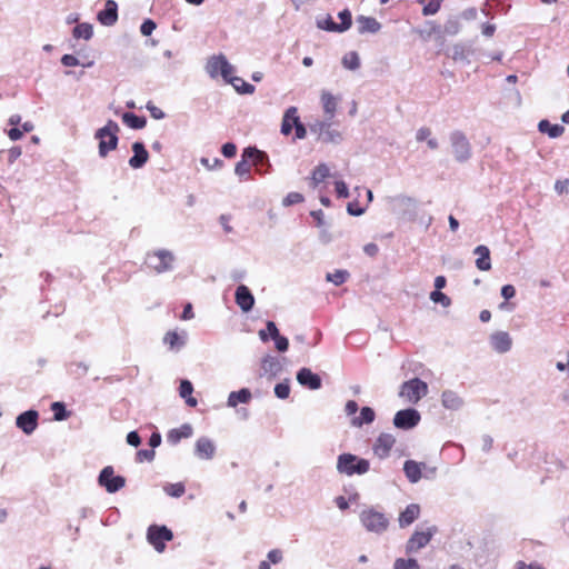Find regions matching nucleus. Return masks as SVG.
<instances>
[{"mask_svg":"<svg viewBox=\"0 0 569 569\" xmlns=\"http://www.w3.org/2000/svg\"><path fill=\"white\" fill-rule=\"evenodd\" d=\"M556 368L558 371L567 373L569 376V351L559 356L556 362Z\"/></svg>","mask_w":569,"mask_h":569,"instance_id":"nucleus-53","label":"nucleus"},{"mask_svg":"<svg viewBox=\"0 0 569 569\" xmlns=\"http://www.w3.org/2000/svg\"><path fill=\"white\" fill-rule=\"evenodd\" d=\"M144 263L158 274L171 272L174 269L176 254L169 249H154L147 253Z\"/></svg>","mask_w":569,"mask_h":569,"instance_id":"nucleus-1","label":"nucleus"},{"mask_svg":"<svg viewBox=\"0 0 569 569\" xmlns=\"http://www.w3.org/2000/svg\"><path fill=\"white\" fill-rule=\"evenodd\" d=\"M451 152L458 162H466L471 158V144L461 131H453L449 136Z\"/></svg>","mask_w":569,"mask_h":569,"instance_id":"nucleus-9","label":"nucleus"},{"mask_svg":"<svg viewBox=\"0 0 569 569\" xmlns=\"http://www.w3.org/2000/svg\"><path fill=\"white\" fill-rule=\"evenodd\" d=\"M428 385L419 378L403 382L399 389V397L406 402L416 405L428 395Z\"/></svg>","mask_w":569,"mask_h":569,"instance_id":"nucleus-7","label":"nucleus"},{"mask_svg":"<svg viewBox=\"0 0 569 569\" xmlns=\"http://www.w3.org/2000/svg\"><path fill=\"white\" fill-rule=\"evenodd\" d=\"M204 70L211 79L217 80L221 78L224 82L231 74L237 72L236 67L222 53L209 57Z\"/></svg>","mask_w":569,"mask_h":569,"instance_id":"nucleus-3","label":"nucleus"},{"mask_svg":"<svg viewBox=\"0 0 569 569\" xmlns=\"http://www.w3.org/2000/svg\"><path fill=\"white\" fill-rule=\"evenodd\" d=\"M436 468H428L423 462H417L415 460H407L403 465V471L408 480L412 483L418 482L422 478V471H426L425 477H432L436 473Z\"/></svg>","mask_w":569,"mask_h":569,"instance_id":"nucleus-14","label":"nucleus"},{"mask_svg":"<svg viewBox=\"0 0 569 569\" xmlns=\"http://www.w3.org/2000/svg\"><path fill=\"white\" fill-rule=\"evenodd\" d=\"M512 338L507 331L497 330L489 336V346L497 353L509 352L512 348Z\"/></svg>","mask_w":569,"mask_h":569,"instance_id":"nucleus-16","label":"nucleus"},{"mask_svg":"<svg viewBox=\"0 0 569 569\" xmlns=\"http://www.w3.org/2000/svg\"><path fill=\"white\" fill-rule=\"evenodd\" d=\"M98 21L103 26H113L118 21V4L114 0H107L104 9L98 12Z\"/></svg>","mask_w":569,"mask_h":569,"instance_id":"nucleus-23","label":"nucleus"},{"mask_svg":"<svg viewBox=\"0 0 569 569\" xmlns=\"http://www.w3.org/2000/svg\"><path fill=\"white\" fill-rule=\"evenodd\" d=\"M420 506L418 503H410L399 513L398 523L400 528L409 527L420 516Z\"/></svg>","mask_w":569,"mask_h":569,"instance_id":"nucleus-24","label":"nucleus"},{"mask_svg":"<svg viewBox=\"0 0 569 569\" xmlns=\"http://www.w3.org/2000/svg\"><path fill=\"white\" fill-rule=\"evenodd\" d=\"M226 83L231 84L239 94H252L254 92V87L242 78L237 77L236 73L231 74Z\"/></svg>","mask_w":569,"mask_h":569,"instance_id":"nucleus-33","label":"nucleus"},{"mask_svg":"<svg viewBox=\"0 0 569 569\" xmlns=\"http://www.w3.org/2000/svg\"><path fill=\"white\" fill-rule=\"evenodd\" d=\"M119 130L118 123L109 120L96 131L94 138L99 141L98 150L101 158H106L110 151L117 148Z\"/></svg>","mask_w":569,"mask_h":569,"instance_id":"nucleus-2","label":"nucleus"},{"mask_svg":"<svg viewBox=\"0 0 569 569\" xmlns=\"http://www.w3.org/2000/svg\"><path fill=\"white\" fill-rule=\"evenodd\" d=\"M193 387L192 383L189 380H182L180 382L179 393L180 397L186 400V403L190 407H196L198 401L196 398H193L192 395Z\"/></svg>","mask_w":569,"mask_h":569,"instance_id":"nucleus-40","label":"nucleus"},{"mask_svg":"<svg viewBox=\"0 0 569 569\" xmlns=\"http://www.w3.org/2000/svg\"><path fill=\"white\" fill-rule=\"evenodd\" d=\"M420 419V413L416 409H403L395 415L393 425L399 429H411L419 423Z\"/></svg>","mask_w":569,"mask_h":569,"instance_id":"nucleus-17","label":"nucleus"},{"mask_svg":"<svg viewBox=\"0 0 569 569\" xmlns=\"http://www.w3.org/2000/svg\"><path fill=\"white\" fill-rule=\"evenodd\" d=\"M440 405L451 415L459 413L466 407V399L463 395L457 390L445 389L440 395Z\"/></svg>","mask_w":569,"mask_h":569,"instance_id":"nucleus-10","label":"nucleus"},{"mask_svg":"<svg viewBox=\"0 0 569 569\" xmlns=\"http://www.w3.org/2000/svg\"><path fill=\"white\" fill-rule=\"evenodd\" d=\"M393 569H420L417 560L398 558L393 563Z\"/></svg>","mask_w":569,"mask_h":569,"instance_id":"nucleus-48","label":"nucleus"},{"mask_svg":"<svg viewBox=\"0 0 569 569\" xmlns=\"http://www.w3.org/2000/svg\"><path fill=\"white\" fill-rule=\"evenodd\" d=\"M555 190L559 194H569V179L557 180L555 182Z\"/></svg>","mask_w":569,"mask_h":569,"instance_id":"nucleus-61","label":"nucleus"},{"mask_svg":"<svg viewBox=\"0 0 569 569\" xmlns=\"http://www.w3.org/2000/svg\"><path fill=\"white\" fill-rule=\"evenodd\" d=\"M263 152L256 148H246L242 152L241 160L234 167V173L241 179H248L251 166L249 160H253L254 163L263 159Z\"/></svg>","mask_w":569,"mask_h":569,"instance_id":"nucleus-12","label":"nucleus"},{"mask_svg":"<svg viewBox=\"0 0 569 569\" xmlns=\"http://www.w3.org/2000/svg\"><path fill=\"white\" fill-rule=\"evenodd\" d=\"M396 443V438L390 433H381L375 441L372 450L379 459L389 457L392 447Z\"/></svg>","mask_w":569,"mask_h":569,"instance_id":"nucleus-18","label":"nucleus"},{"mask_svg":"<svg viewBox=\"0 0 569 569\" xmlns=\"http://www.w3.org/2000/svg\"><path fill=\"white\" fill-rule=\"evenodd\" d=\"M39 413L36 410H28L19 415L16 419V426L26 435H31L38 427Z\"/></svg>","mask_w":569,"mask_h":569,"instance_id":"nucleus-19","label":"nucleus"},{"mask_svg":"<svg viewBox=\"0 0 569 569\" xmlns=\"http://www.w3.org/2000/svg\"><path fill=\"white\" fill-rule=\"evenodd\" d=\"M76 39L90 40L93 36V27L88 22L79 23L72 31Z\"/></svg>","mask_w":569,"mask_h":569,"instance_id":"nucleus-43","label":"nucleus"},{"mask_svg":"<svg viewBox=\"0 0 569 569\" xmlns=\"http://www.w3.org/2000/svg\"><path fill=\"white\" fill-rule=\"evenodd\" d=\"M194 455L201 460H211L216 455V443L208 437H200L194 443Z\"/></svg>","mask_w":569,"mask_h":569,"instance_id":"nucleus-21","label":"nucleus"},{"mask_svg":"<svg viewBox=\"0 0 569 569\" xmlns=\"http://www.w3.org/2000/svg\"><path fill=\"white\" fill-rule=\"evenodd\" d=\"M341 63L345 69L356 71L360 68V57L356 51H349L342 57Z\"/></svg>","mask_w":569,"mask_h":569,"instance_id":"nucleus-41","label":"nucleus"},{"mask_svg":"<svg viewBox=\"0 0 569 569\" xmlns=\"http://www.w3.org/2000/svg\"><path fill=\"white\" fill-rule=\"evenodd\" d=\"M473 253L477 256L476 267L481 271H489L491 269L489 248L480 244L475 248Z\"/></svg>","mask_w":569,"mask_h":569,"instance_id":"nucleus-30","label":"nucleus"},{"mask_svg":"<svg viewBox=\"0 0 569 569\" xmlns=\"http://www.w3.org/2000/svg\"><path fill=\"white\" fill-rule=\"evenodd\" d=\"M358 32L363 33H377L381 29L380 22L372 18L366 16H359L356 19Z\"/></svg>","mask_w":569,"mask_h":569,"instance_id":"nucleus-29","label":"nucleus"},{"mask_svg":"<svg viewBox=\"0 0 569 569\" xmlns=\"http://www.w3.org/2000/svg\"><path fill=\"white\" fill-rule=\"evenodd\" d=\"M339 18L341 19V23L338 24L339 33L347 31L351 27V13L349 10H342L339 12Z\"/></svg>","mask_w":569,"mask_h":569,"instance_id":"nucleus-51","label":"nucleus"},{"mask_svg":"<svg viewBox=\"0 0 569 569\" xmlns=\"http://www.w3.org/2000/svg\"><path fill=\"white\" fill-rule=\"evenodd\" d=\"M538 129L542 133H547L550 138H558L565 132V128L560 124H552L548 120H541Z\"/></svg>","mask_w":569,"mask_h":569,"instance_id":"nucleus-39","label":"nucleus"},{"mask_svg":"<svg viewBox=\"0 0 569 569\" xmlns=\"http://www.w3.org/2000/svg\"><path fill=\"white\" fill-rule=\"evenodd\" d=\"M234 300L241 311L246 313L251 311L254 306V297L249 288L244 284L237 287L234 292Z\"/></svg>","mask_w":569,"mask_h":569,"instance_id":"nucleus-22","label":"nucleus"},{"mask_svg":"<svg viewBox=\"0 0 569 569\" xmlns=\"http://www.w3.org/2000/svg\"><path fill=\"white\" fill-rule=\"evenodd\" d=\"M390 210L402 219L413 220L417 216L418 202L416 199L399 194L389 199Z\"/></svg>","mask_w":569,"mask_h":569,"instance_id":"nucleus-8","label":"nucleus"},{"mask_svg":"<svg viewBox=\"0 0 569 569\" xmlns=\"http://www.w3.org/2000/svg\"><path fill=\"white\" fill-rule=\"evenodd\" d=\"M267 329L269 330V333L271 336V338L274 340L276 342V348L280 351V352H284L288 350V347H289V341L286 337H282L279 335V330L277 328V326L274 325L273 321H268L267 322Z\"/></svg>","mask_w":569,"mask_h":569,"instance_id":"nucleus-36","label":"nucleus"},{"mask_svg":"<svg viewBox=\"0 0 569 569\" xmlns=\"http://www.w3.org/2000/svg\"><path fill=\"white\" fill-rule=\"evenodd\" d=\"M335 190L340 198H348L349 197V190L345 181L337 180L335 182Z\"/></svg>","mask_w":569,"mask_h":569,"instance_id":"nucleus-59","label":"nucleus"},{"mask_svg":"<svg viewBox=\"0 0 569 569\" xmlns=\"http://www.w3.org/2000/svg\"><path fill=\"white\" fill-rule=\"evenodd\" d=\"M461 29L460 22L457 19H449L445 23V33L456 36Z\"/></svg>","mask_w":569,"mask_h":569,"instance_id":"nucleus-56","label":"nucleus"},{"mask_svg":"<svg viewBox=\"0 0 569 569\" xmlns=\"http://www.w3.org/2000/svg\"><path fill=\"white\" fill-rule=\"evenodd\" d=\"M305 200L303 196L299 192H290L282 199V206L289 207L296 203H300Z\"/></svg>","mask_w":569,"mask_h":569,"instance_id":"nucleus-55","label":"nucleus"},{"mask_svg":"<svg viewBox=\"0 0 569 569\" xmlns=\"http://www.w3.org/2000/svg\"><path fill=\"white\" fill-rule=\"evenodd\" d=\"M61 63L63 66H66V67L82 66V67H86V68H89V67H91L93 64L92 61L82 63V62H80V60L77 57H74L72 54H64V56H62Z\"/></svg>","mask_w":569,"mask_h":569,"instance_id":"nucleus-47","label":"nucleus"},{"mask_svg":"<svg viewBox=\"0 0 569 569\" xmlns=\"http://www.w3.org/2000/svg\"><path fill=\"white\" fill-rule=\"evenodd\" d=\"M187 341V332L171 330L163 336V343L169 347L170 350L178 351L184 347Z\"/></svg>","mask_w":569,"mask_h":569,"instance_id":"nucleus-25","label":"nucleus"},{"mask_svg":"<svg viewBox=\"0 0 569 569\" xmlns=\"http://www.w3.org/2000/svg\"><path fill=\"white\" fill-rule=\"evenodd\" d=\"M164 492L171 497H181L184 493V486L181 482L169 483L163 488Z\"/></svg>","mask_w":569,"mask_h":569,"instance_id":"nucleus-50","label":"nucleus"},{"mask_svg":"<svg viewBox=\"0 0 569 569\" xmlns=\"http://www.w3.org/2000/svg\"><path fill=\"white\" fill-rule=\"evenodd\" d=\"M252 399V393L248 388H242L238 391L229 393L227 399V406L229 408H236L239 403H248Z\"/></svg>","mask_w":569,"mask_h":569,"instance_id":"nucleus-31","label":"nucleus"},{"mask_svg":"<svg viewBox=\"0 0 569 569\" xmlns=\"http://www.w3.org/2000/svg\"><path fill=\"white\" fill-rule=\"evenodd\" d=\"M310 214L315 218V220L317 221V227L322 229L321 230V233H320V237L321 239L325 241V242H329L331 240L328 231L323 228L325 224H326V221H325V213L322 210H313L310 212Z\"/></svg>","mask_w":569,"mask_h":569,"instance_id":"nucleus-45","label":"nucleus"},{"mask_svg":"<svg viewBox=\"0 0 569 569\" xmlns=\"http://www.w3.org/2000/svg\"><path fill=\"white\" fill-rule=\"evenodd\" d=\"M282 558V551L279 549H272L267 555V561L273 565L281 562Z\"/></svg>","mask_w":569,"mask_h":569,"instance_id":"nucleus-58","label":"nucleus"},{"mask_svg":"<svg viewBox=\"0 0 569 569\" xmlns=\"http://www.w3.org/2000/svg\"><path fill=\"white\" fill-rule=\"evenodd\" d=\"M156 27V23L148 19L141 24L140 31L143 36H150L154 31Z\"/></svg>","mask_w":569,"mask_h":569,"instance_id":"nucleus-63","label":"nucleus"},{"mask_svg":"<svg viewBox=\"0 0 569 569\" xmlns=\"http://www.w3.org/2000/svg\"><path fill=\"white\" fill-rule=\"evenodd\" d=\"M436 533L435 527H429L426 530H416L412 536L409 538L406 545V551L408 553H413L426 547L432 536Z\"/></svg>","mask_w":569,"mask_h":569,"instance_id":"nucleus-13","label":"nucleus"},{"mask_svg":"<svg viewBox=\"0 0 569 569\" xmlns=\"http://www.w3.org/2000/svg\"><path fill=\"white\" fill-rule=\"evenodd\" d=\"M442 1L443 0H429L428 3L423 7L422 13L425 16L436 14L439 11Z\"/></svg>","mask_w":569,"mask_h":569,"instance_id":"nucleus-54","label":"nucleus"},{"mask_svg":"<svg viewBox=\"0 0 569 569\" xmlns=\"http://www.w3.org/2000/svg\"><path fill=\"white\" fill-rule=\"evenodd\" d=\"M430 300L435 303L441 305L445 308L451 305L450 298L439 290H435L430 293Z\"/></svg>","mask_w":569,"mask_h":569,"instance_id":"nucleus-49","label":"nucleus"},{"mask_svg":"<svg viewBox=\"0 0 569 569\" xmlns=\"http://www.w3.org/2000/svg\"><path fill=\"white\" fill-rule=\"evenodd\" d=\"M51 410L54 412V420L56 421H62L67 419L68 413L66 411V407L62 402H53L51 405Z\"/></svg>","mask_w":569,"mask_h":569,"instance_id":"nucleus-52","label":"nucleus"},{"mask_svg":"<svg viewBox=\"0 0 569 569\" xmlns=\"http://www.w3.org/2000/svg\"><path fill=\"white\" fill-rule=\"evenodd\" d=\"M375 418H376V413H375L373 409L370 407H363L360 410V415L355 416L350 420V423L353 427L360 428L363 425H369V423L373 422Z\"/></svg>","mask_w":569,"mask_h":569,"instance_id":"nucleus-34","label":"nucleus"},{"mask_svg":"<svg viewBox=\"0 0 569 569\" xmlns=\"http://www.w3.org/2000/svg\"><path fill=\"white\" fill-rule=\"evenodd\" d=\"M122 121L132 129H142L146 126L144 118L138 117L131 112L123 113Z\"/></svg>","mask_w":569,"mask_h":569,"instance_id":"nucleus-44","label":"nucleus"},{"mask_svg":"<svg viewBox=\"0 0 569 569\" xmlns=\"http://www.w3.org/2000/svg\"><path fill=\"white\" fill-rule=\"evenodd\" d=\"M332 119H315L309 123V129L318 140L326 143L338 144L343 140L342 133L335 129L331 123Z\"/></svg>","mask_w":569,"mask_h":569,"instance_id":"nucleus-5","label":"nucleus"},{"mask_svg":"<svg viewBox=\"0 0 569 569\" xmlns=\"http://www.w3.org/2000/svg\"><path fill=\"white\" fill-rule=\"evenodd\" d=\"M501 296L506 301L512 299L516 296V289L512 284H505L501 288Z\"/></svg>","mask_w":569,"mask_h":569,"instance_id":"nucleus-64","label":"nucleus"},{"mask_svg":"<svg viewBox=\"0 0 569 569\" xmlns=\"http://www.w3.org/2000/svg\"><path fill=\"white\" fill-rule=\"evenodd\" d=\"M359 519L363 528L375 535H382L389 528L388 517L373 508L363 509Z\"/></svg>","mask_w":569,"mask_h":569,"instance_id":"nucleus-4","label":"nucleus"},{"mask_svg":"<svg viewBox=\"0 0 569 569\" xmlns=\"http://www.w3.org/2000/svg\"><path fill=\"white\" fill-rule=\"evenodd\" d=\"M368 460L359 458L352 453H342L337 459V470L346 476L365 475L369 471Z\"/></svg>","mask_w":569,"mask_h":569,"instance_id":"nucleus-6","label":"nucleus"},{"mask_svg":"<svg viewBox=\"0 0 569 569\" xmlns=\"http://www.w3.org/2000/svg\"><path fill=\"white\" fill-rule=\"evenodd\" d=\"M416 140L418 142H426L430 150H436L439 147L438 140L432 136L431 129L421 127L416 132Z\"/></svg>","mask_w":569,"mask_h":569,"instance_id":"nucleus-35","label":"nucleus"},{"mask_svg":"<svg viewBox=\"0 0 569 569\" xmlns=\"http://www.w3.org/2000/svg\"><path fill=\"white\" fill-rule=\"evenodd\" d=\"M316 24L321 30L339 32L338 23L333 22L330 14L318 16L316 19Z\"/></svg>","mask_w":569,"mask_h":569,"instance_id":"nucleus-42","label":"nucleus"},{"mask_svg":"<svg viewBox=\"0 0 569 569\" xmlns=\"http://www.w3.org/2000/svg\"><path fill=\"white\" fill-rule=\"evenodd\" d=\"M193 429L190 425L186 423L179 428L172 429L167 435V440L172 445H177L181 439L190 438Z\"/></svg>","mask_w":569,"mask_h":569,"instance_id":"nucleus-32","label":"nucleus"},{"mask_svg":"<svg viewBox=\"0 0 569 569\" xmlns=\"http://www.w3.org/2000/svg\"><path fill=\"white\" fill-rule=\"evenodd\" d=\"M261 370L263 375L276 377L281 371V365L277 358L266 356L261 361Z\"/></svg>","mask_w":569,"mask_h":569,"instance_id":"nucleus-37","label":"nucleus"},{"mask_svg":"<svg viewBox=\"0 0 569 569\" xmlns=\"http://www.w3.org/2000/svg\"><path fill=\"white\" fill-rule=\"evenodd\" d=\"M330 176V169L326 163L317 166L310 177V186L317 188L326 178Z\"/></svg>","mask_w":569,"mask_h":569,"instance_id":"nucleus-38","label":"nucleus"},{"mask_svg":"<svg viewBox=\"0 0 569 569\" xmlns=\"http://www.w3.org/2000/svg\"><path fill=\"white\" fill-rule=\"evenodd\" d=\"M349 276L350 274L347 270L339 269L335 270L333 272H328L326 279L335 286H340L348 280Z\"/></svg>","mask_w":569,"mask_h":569,"instance_id":"nucleus-46","label":"nucleus"},{"mask_svg":"<svg viewBox=\"0 0 569 569\" xmlns=\"http://www.w3.org/2000/svg\"><path fill=\"white\" fill-rule=\"evenodd\" d=\"M297 380L300 385L308 387L311 390H317L321 387V379L318 375L313 373L308 368H302L297 373Z\"/></svg>","mask_w":569,"mask_h":569,"instance_id":"nucleus-27","label":"nucleus"},{"mask_svg":"<svg viewBox=\"0 0 569 569\" xmlns=\"http://www.w3.org/2000/svg\"><path fill=\"white\" fill-rule=\"evenodd\" d=\"M200 163L208 170H213L222 166V161L218 158H214L213 160H210L208 158H201Z\"/></svg>","mask_w":569,"mask_h":569,"instance_id":"nucleus-60","label":"nucleus"},{"mask_svg":"<svg viewBox=\"0 0 569 569\" xmlns=\"http://www.w3.org/2000/svg\"><path fill=\"white\" fill-rule=\"evenodd\" d=\"M98 483L103 487L107 492L114 493L126 486V479L117 476L112 467H104L98 478Z\"/></svg>","mask_w":569,"mask_h":569,"instance_id":"nucleus-11","label":"nucleus"},{"mask_svg":"<svg viewBox=\"0 0 569 569\" xmlns=\"http://www.w3.org/2000/svg\"><path fill=\"white\" fill-rule=\"evenodd\" d=\"M298 109L297 107H289L282 117L281 122V133L283 136H289L295 128L296 124H298Z\"/></svg>","mask_w":569,"mask_h":569,"instance_id":"nucleus-28","label":"nucleus"},{"mask_svg":"<svg viewBox=\"0 0 569 569\" xmlns=\"http://www.w3.org/2000/svg\"><path fill=\"white\" fill-rule=\"evenodd\" d=\"M133 156L129 159V166L133 169H139L146 164L149 159V153L142 142L132 143Z\"/></svg>","mask_w":569,"mask_h":569,"instance_id":"nucleus-26","label":"nucleus"},{"mask_svg":"<svg viewBox=\"0 0 569 569\" xmlns=\"http://www.w3.org/2000/svg\"><path fill=\"white\" fill-rule=\"evenodd\" d=\"M274 395L279 399H287L290 395V387H289L288 382H281V383L276 385Z\"/></svg>","mask_w":569,"mask_h":569,"instance_id":"nucleus-57","label":"nucleus"},{"mask_svg":"<svg viewBox=\"0 0 569 569\" xmlns=\"http://www.w3.org/2000/svg\"><path fill=\"white\" fill-rule=\"evenodd\" d=\"M173 535L167 527L151 526L148 529V540L159 552L164 550V541L172 540Z\"/></svg>","mask_w":569,"mask_h":569,"instance_id":"nucleus-15","label":"nucleus"},{"mask_svg":"<svg viewBox=\"0 0 569 569\" xmlns=\"http://www.w3.org/2000/svg\"><path fill=\"white\" fill-rule=\"evenodd\" d=\"M339 101V97L335 96L328 90H321L320 104L323 110L325 118L333 119L336 117Z\"/></svg>","mask_w":569,"mask_h":569,"instance_id":"nucleus-20","label":"nucleus"},{"mask_svg":"<svg viewBox=\"0 0 569 569\" xmlns=\"http://www.w3.org/2000/svg\"><path fill=\"white\" fill-rule=\"evenodd\" d=\"M154 451L153 450H146V449H142V450H139L137 452V460L139 462H142L144 460L147 461H152L154 459Z\"/></svg>","mask_w":569,"mask_h":569,"instance_id":"nucleus-62","label":"nucleus"}]
</instances>
